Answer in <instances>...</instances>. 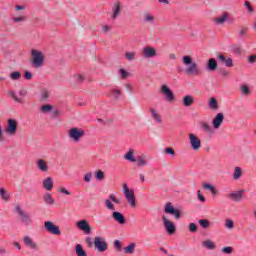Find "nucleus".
Listing matches in <instances>:
<instances>
[{
	"instance_id": "obj_1",
	"label": "nucleus",
	"mask_w": 256,
	"mask_h": 256,
	"mask_svg": "<svg viewBox=\"0 0 256 256\" xmlns=\"http://www.w3.org/2000/svg\"><path fill=\"white\" fill-rule=\"evenodd\" d=\"M182 63L185 65V73L188 77H201L203 70L199 67L197 62H193V57L190 55H184L182 57Z\"/></svg>"
},
{
	"instance_id": "obj_2",
	"label": "nucleus",
	"mask_w": 256,
	"mask_h": 256,
	"mask_svg": "<svg viewBox=\"0 0 256 256\" xmlns=\"http://www.w3.org/2000/svg\"><path fill=\"white\" fill-rule=\"evenodd\" d=\"M31 65L35 69H39L43 66V63H45V56H43V52L32 49L31 50Z\"/></svg>"
},
{
	"instance_id": "obj_3",
	"label": "nucleus",
	"mask_w": 256,
	"mask_h": 256,
	"mask_svg": "<svg viewBox=\"0 0 256 256\" xmlns=\"http://www.w3.org/2000/svg\"><path fill=\"white\" fill-rule=\"evenodd\" d=\"M122 191L124 193L126 201H128V203L132 207H137V202L135 199V191L133 189H129V186H127V183L123 184Z\"/></svg>"
},
{
	"instance_id": "obj_4",
	"label": "nucleus",
	"mask_w": 256,
	"mask_h": 256,
	"mask_svg": "<svg viewBox=\"0 0 256 256\" xmlns=\"http://www.w3.org/2000/svg\"><path fill=\"white\" fill-rule=\"evenodd\" d=\"M68 137L74 141V143H79V141L85 137V130L73 127L68 131Z\"/></svg>"
},
{
	"instance_id": "obj_5",
	"label": "nucleus",
	"mask_w": 256,
	"mask_h": 256,
	"mask_svg": "<svg viewBox=\"0 0 256 256\" xmlns=\"http://www.w3.org/2000/svg\"><path fill=\"white\" fill-rule=\"evenodd\" d=\"M18 125L19 123L17 122V120L13 118L8 119L5 133H7V135H16Z\"/></svg>"
},
{
	"instance_id": "obj_6",
	"label": "nucleus",
	"mask_w": 256,
	"mask_h": 256,
	"mask_svg": "<svg viewBox=\"0 0 256 256\" xmlns=\"http://www.w3.org/2000/svg\"><path fill=\"white\" fill-rule=\"evenodd\" d=\"M94 246L96 247V249H98L100 253H103L108 249V244L105 241V238L99 236L94 238Z\"/></svg>"
},
{
	"instance_id": "obj_7",
	"label": "nucleus",
	"mask_w": 256,
	"mask_h": 256,
	"mask_svg": "<svg viewBox=\"0 0 256 256\" xmlns=\"http://www.w3.org/2000/svg\"><path fill=\"white\" fill-rule=\"evenodd\" d=\"M164 212L168 215H174L175 219H181V211L173 207V204H171V202L166 203Z\"/></svg>"
},
{
	"instance_id": "obj_8",
	"label": "nucleus",
	"mask_w": 256,
	"mask_h": 256,
	"mask_svg": "<svg viewBox=\"0 0 256 256\" xmlns=\"http://www.w3.org/2000/svg\"><path fill=\"white\" fill-rule=\"evenodd\" d=\"M44 229L48 233H51L52 235H61V230L59 229V226L54 225L51 221L44 222Z\"/></svg>"
},
{
	"instance_id": "obj_9",
	"label": "nucleus",
	"mask_w": 256,
	"mask_h": 256,
	"mask_svg": "<svg viewBox=\"0 0 256 256\" xmlns=\"http://www.w3.org/2000/svg\"><path fill=\"white\" fill-rule=\"evenodd\" d=\"M162 95L166 98V101L171 103L172 101H175V94H173V91H171V88L167 85H162L160 89Z\"/></svg>"
},
{
	"instance_id": "obj_10",
	"label": "nucleus",
	"mask_w": 256,
	"mask_h": 256,
	"mask_svg": "<svg viewBox=\"0 0 256 256\" xmlns=\"http://www.w3.org/2000/svg\"><path fill=\"white\" fill-rule=\"evenodd\" d=\"M113 203L119 205L121 203V200L117 199V196H115V194H110L109 199L105 200V205L110 211H115V205H113Z\"/></svg>"
},
{
	"instance_id": "obj_11",
	"label": "nucleus",
	"mask_w": 256,
	"mask_h": 256,
	"mask_svg": "<svg viewBox=\"0 0 256 256\" xmlns=\"http://www.w3.org/2000/svg\"><path fill=\"white\" fill-rule=\"evenodd\" d=\"M188 137H189V141L192 149L194 151H199V149H201V140L199 139V137H197L193 133H190Z\"/></svg>"
},
{
	"instance_id": "obj_12",
	"label": "nucleus",
	"mask_w": 256,
	"mask_h": 256,
	"mask_svg": "<svg viewBox=\"0 0 256 256\" xmlns=\"http://www.w3.org/2000/svg\"><path fill=\"white\" fill-rule=\"evenodd\" d=\"M76 227L85 233V235H91V226L87 220H80L76 223Z\"/></svg>"
},
{
	"instance_id": "obj_13",
	"label": "nucleus",
	"mask_w": 256,
	"mask_h": 256,
	"mask_svg": "<svg viewBox=\"0 0 256 256\" xmlns=\"http://www.w3.org/2000/svg\"><path fill=\"white\" fill-rule=\"evenodd\" d=\"M16 211L18 215L21 217L22 223H24V225H31V223H33L31 217H29L28 214L25 213L23 209H21V206H16Z\"/></svg>"
},
{
	"instance_id": "obj_14",
	"label": "nucleus",
	"mask_w": 256,
	"mask_h": 256,
	"mask_svg": "<svg viewBox=\"0 0 256 256\" xmlns=\"http://www.w3.org/2000/svg\"><path fill=\"white\" fill-rule=\"evenodd\" d=\"M162 221L164 223V227L167 233H169V235H173V233H175L176 231L175 224L171 222L169 219H167V217L165 216L162 217Z\"/></svg>"
},
{
	"instance_id": "obj_15",
	"label": "nucleus",
	"mask_w": 256,
	"mask_h": 256,
	"mask_svg": "<svg viewBox=\"0 0 256 256\" xmlns=\"http://www.w3.org/2000/svg\"><path fill=\"white\" fill-rule=\"evenodd\" d=\"M224 120H225V115H223V113H218L212 120V125L214 129H219V127L223 125Z\"/></svg>"
},
{
	"instance_id": "obj_16",
	"label": "nucleus",
	"mask_w": 256,
	"mask_h": 256,
	"mask_svg": "<svg viewBox=\"0 0 256 256\" xmlns=\"http://www.w3.org/2000/svg\"><path fill=\"white\" fill-rule=\"evenodd\" d=\"M112 11L113 13L111 15V19L115 21V19H117L121 13V2L115 1L113 4Z\"/></svg>"
},
{
	"instance_id": "obj_17",
	"label": "nucleus",
	"mask_w": 256,
	"mask_h": 256,
	"mask_svg": "<svg viewBox=\"0 0 256 256\" xmlns=\"http://www.w3.org/2000/svg\"><path fill=\"white\" fill-rule=\"evenodd\" d=\"M142 55L146 59H151V57H155L157 55V50H155L153 47H144Z\"/></svg>"
},
{
	"instance_id": "obj_18",
	"label": "nucleus",
	"mask_w": 256,
	"mask_h": 256,
	"mask_svg": "<svg viewBox=\"0 0 256 256\" xmlns=\"http://www.w3.org/2000/svg\"><path fill=\"white\" fill-rule=\"evenodd\" d=\"M217 59L220 63L225 65V67H233V58H226L225 55L219 54Z\"/></svg>"
},
{
	"instance_id": "obj_19",
	"label": "nucleus",
	"mask_w": 256,
	"mask_h": 256,
	"mask_svg": "<svg viewBox=\"0 0 256 256\" xmlns=\"http://www.w3.org/2000/svg\"><path fill=\"white\" fill-rule=\"evenodd\" d=\"M36 165L39 171H42V173H47V171H49V165L44 159H38L36 161Z\"/></svg>"
},
{
	"instance_id": "obj_20",
	"label": "nucleus",
	"mask_w": 256,
	"mask_h": 256,
	"mask_svg": "<svg viewBox=\"0 0 256 256\" xmlns=\"http://www.w3.org/2000/svg\"><path fill=\"white\" fill-rule=\"evenodd\" d=\"M112 218L114 221L119 223L120 225H125V216L121 212L115 211L112 213Z\"/></svg>"
},
{
	"instance_id": "obj_21",
	"label": "nucleus",
	"mask_w": 256,
	"mask_h": 256,
	"mask_svg": "<svg viewBox=\"0 0 256 256\" xmlns=\"http://www.w3.org/2000/svg\"><path fill=\"white\" fill-rule=\"evenodd\" d=\"M53 178L51 177H47L46 179L43 180L42 182V187L46 190V191H51L53 189Z\"/></svg>"
},
{
	"instance_id": "obj_22",
	"label": "nucleus",
	"mask_w": 256,
	"mask_h": 256,
	"mask_svg": "<svg viewBox=\"0 0 256 256\" xmlns=\"http://www.w3.org/2000/svg\"><path fill=\"white\" fill-rule=\"evenodd\" d=\"M24 244L26 245V247H29L30 249L37 250V243H35L33 239H31V237L29 236L24 237Z\"/></svg>"
},
{
	"instance_id": "obj_23",
	"label": "nucleus",
	"mask_w": 256,
	"mask_h": 256,
	"mask_svg": "<svg viewBox=\"0 0 256 256\" xmlns=\"http://www.w3.org/2000/svg\"><path fill=\"white\" fill-rule=\"evenodd\" d=\"M229 19V13L224 12L221 16L214 19V23L217 25H223Z\"/></svg>"
},
{
	"instance_id": "obj_24",
	"label": "nucleus",
	"mask_w": 256,
	"mask_h": 256,
	"mask_svg": "<svg viewBox=\"0 0 256 256\" xmlns=\"http://www.w3.org/2000/svg\"><path fill=\"white\" fill-rule=\"evenodd\" d=\"M124 159H126V161H130V163H135V162H137V159H135V150L130 149V150L124 155Z\"/></svg>"
},
{
	"instance_id": "obj_25",
	"label": "nucleus",
	"mask_w": 256,
	"mask_h": 256,
	"mask_svg": "<svg viewBox=\"0 0 256 256\" xmlns=\"http://www.w3.org/2000/svg\"><path fill=\"white\" fill-rule=\"evenodd\" d=\"M182 103L184 107H191L195 103V99L191 95H186L183 97Z\"/></svg>"
},
{
	"instance_id": "obj_26",
	"label": "nucleus",
	"mask_w": 256,
	"mask_h": 256,
	"mask_svg": "<svg viewBox=\"0 0 256 256\" xmlns=\"http://www.w3.org/2000/svg\"><path fill=\"white\" fill-rule=\"evenodd\" d=\"M228 197L230 199H232V201H241L243 199V191H238V192H234V193H230L228 195Z\"/></svg>"
},
{
	"instance_id": "obj_27",
	"label": "nucleus",
	"mask_w": 256,
	"mask_h": 256,
	"mask_svg": "<svg viewBox=\"0 0 256 256\" xmlns=\"http://www.w3.org/2000/svg\"><path fill=\"white\" fill-rule=\"evenodd\" d=\"M208 71H216L217 70V60L215 58H210L206 65Z\"/></svg>"
},
{
	"instance_id": "obj_28",
	"label": "nucleus",
	"mask_w": 256,
	"mask_h": 256,
	"mask_svg": "<svg viewBox=\"0 0 256 256\" xmlns=\"http://www.w3.org/2000/svg\"><path fill=\"white\" fill-rule=\"evenodd\" d=\"M44 199V203H46V205H54L55 204V199H53V196H51V193H46L43 196Z\"/></svg>"
},
{
	"instance_id": "obj_29",
	"label": "nucleus",
	"mask_w": 256,
	"mask_h": 256,
	"mask_svg": "<svg viewBox=\"0 0 256 256\" xmlns=\"http://www.w3.org/2000/svg\"><path fill=\"white\" fill-rule=\"evenodd\" d=\"M152 118L156 121V123H163V120L161 119V115L158 114L157 110L151 108L150 109Z\"/></svg>"
},
{
	"instance_id": "obj_30",
	"label": "nucleus",
	"mask_w": 256,
	"mask_h": 256,
	"mask_svg": "<svg viewBox=\"0 0 256 256\" xmlns=\"http://www.w3.org/2000/svg\"><path fill=\"white\" fill-rule=\"evenodd\" d=\"M243 175V170H241V167H235L234 168V174H233V179L235 181L241 179V176Z\"/></svg>"
},
{
	"instance_id": "obj_31",
	"label": "nucleus",
	"mask_w": 256,
	"mask_h": 256,
	"mask_svg": "<svg viewBox=\"0 0 256 256\" xmlns=\"http://www.w3.org/2000/svg\"><path fill=\"white\" fill-rule=\"evenodd\" d=\"M40 101H49V91L47 89H42L40 91Z\"/></svg>"
},
{
	"instance_id": "obj_32",
	"label": "nucleus",
	"mask_w": 256,
	"mask_h": 256,
	"mask_svg": "<svg viewBox=\"0 0 256 256\" xmlns=\"http://www.w3.org/2000/svg\"><path fill=\"white\" fill-rule=\"evenodd\" d=\"M75 251L77 256H87V252H85L81 244L76 245Z\"/></svg>"
},
{
	"instance_id": "obj_33",
	"label": "nucleus",
	"mask_w": 256,
	"mask_h": 256,
	"mask_svg": "<svg viewBox=\"0 0 256 256\" xmlns=\"http://www.w3.org/2000/svg\"><path fill=\"white\" fill-rule=\"evenodd\" d=\"M135 247V243H131L130 245L124 248V253L128 255H133V253H135Z\"/></svg>"
},
{
	"instance_id": "obj_34",
	"label": "nucleus",
	"mask_w": 256,
	"mask_h": 256,
	"mask_svg": "<svg viewBox=\"0 0 256 256\" xmlns=\"http://www.w3.org/2000/svg\"><path fill=\"white\" fill-rule=\"evenodd\" d=\"M203 247H205L206 249H210L213 250L215 249V242L211 241V240H205L202 242Z\"/></svg>"
},
{
	"instance_id": "obj_35",
	"label": "nucleus",
	"mask_w": 256,
	"mask_h": 256,
	"mask_svg": "<svg viewBox=\"0 0 256 256\" xmlns=\"http://www.w3.org/2000/svg\"><path fill=\"white\" fill-rule=\"evenodd\" d=\"M12 21L14 23H23V22L27 21V16L26 15L14 16V17H12Z\"/></svg>"
},
{
	"instance_id": "obj_36",
	"label": "nucleus",
	"mask_w": 256,
	"mask_h": 256,
	"mask_svg": "<svg viewBox=\"0 0 256 256\" xmlns=\"http://www.w3.org/2000/svg\"><path fill=\"white\" fill-rule=\"evenodd\" d=\"M40 111L42 113H51V111H53V106L51 104H45L41 106Z\"/></svg>"
},
{
	"instance_id": "obj_37",
	"label": "nucleus",
	"mask_w": 256,
	"mask_h": 256,
	"mask_svg": "<svg viewBox=\"0 0 256 256\" xmlns=\"http://www.w3.org/2000/svg\"><path fill=\"white\" fill-rule=\"evenodd\" d=\"M203 189H208L209 191H211L212 195H217V189H215V187L209 183H204Z\"/></svg>"
},
{
	"instance_id": "obj_38",
	"label": "nucleus",
	"mask_w": 256,
	"mask_h": 256,
	"mask_svg": "<svg viewBox=\"0 0 256 256\" xmlns=\"http://www.w3.org/2000/svg\"><path fill=\"white\" fill-rule=\"evenodd\" d=\"M199 225H200V227H202V229H209L211 223L207 219H200Z\"/></svg>"
},
{
	"instance_id": "obj_39",
	"label": "nucleus",
	"mask_w": 256,
	"mask_h": 256,
	"mask_svg": "<svg viewBox=\"0 0 256 256\" xmlns=\"http://www.w3.org/2000/svg\"><path fill=\"white\" fill-rule=\"evenodd\" d=\"M136 55H137V52H125L124 54L127 61H135Z\"/></svg>"
},
{
	"instance_id": "obj_40",
	"label": "nucleus",
	"mask_w": 256,
	"mask_h": 256,
	"mask_svg": "<svg viewBox=\"0 0 256 256\" xmlns=\"http://www.w3.org/2000/svg\"><path fill=\"white\" fill-rule=\"evenodd\" d=\"M201 127L206 133H213V128L207 122H202Z\"/></svg>"
},
{
	"instance_id": "obj_41",
	"label": "nucleus",
	"mask_w": 256,
	"mask_h": 256,
	"mask_svg": "<svg viewBox=\"0 0 256 256\" xmlns=\"http://www.w3.org/2000/svg\"><path fill=\"white\" fill-rule=\"evenodd\" d=\"M94 177L98 181H103V179H105V173L102 170H98L95 172Z\"/></svg>"
},
{
	"instance_id": "obj_42",
	"label": "nucleus",
	"mask_w": 256,
	"mask_h": 256,
	"mask_svg": "<svg viewBox=\"0 0 256 256\" xmlns=\"http://www.w3.org/2000/svg\"><path fill=\"white\" fill-rule=\"evenodd\" d=\"M0 197L3 199V201H7L10 197L9 192H7V190H5L4 188H1Z\"/></svg>"
},
{
	"instance_id": "obj_43",
	"label": "nucleus",
	"mask_w": 256,
	"mask_h": 256,
	"mask_svg": "<svg viewBox=\"0 0 256 256\" xmlns=\"http://www.w3.org/2000/svg\"><path fill=\"white\" fill-rule=\"evenodd\" d=\"M210 109H213L214 111L219 109V105L217 104V99L211 98L209 102Z\"/></svg>"
},
{
	"instance_id": "obj_44",
	"label": "nucleus",
	"mask_w": 256,
	"mask_h": 256,
	"mask_svg": "<svg viewBox=\"0 0 256 256\" xmlns=\"http://www.w3.org/2000/svg\"><path fill=\"white\" fill-rule=\"evenodd\" d=\"M147 165V159L142 156H139L137 159V167H145Z\"/></svg>"
},
{
	"instance_id": "obj_45",
	"label": "nucleus",
	"mask_w": 256,
	"mask_h": 256,
	"mask_svg": "<svg viewBox=\"0 0 256 256\" xmlns=\"http://www.w3.org/2000/svg\"><path fill=\"white\" fill-rule=\"evenodd\" d=\"M10 79H12V81H19V79H21V72L19 71L12 72L10 74Z\"/></svg>"
},
{
	"instance_id": "obj_46",
	"label": "nucleus",
	"mask_w": 256,
	"mask_h": 256,
	"mask_svg": "<svg viewBox=\"0 0 256 256\" xmlns=\"http://www.w3.org/2000/svg\"><path fill=\"white\" fill-rule=\"evenodd\" d=\"M8 95L10 97H12V99H14V101H16V103H23V101L21 100V98L17 97V94H15V91H9Z\"/></svg>"
},
{
	"instance_id": "obj_47",
	"label": "nucleus",
	"mask_w": 256,
	"mask_h": 256,
	"mask_svg": "<svg viewBox=\"0 0 256 256\" xmlns=\"http://www.w3.org/2000/svg\"><path fill=\"white\" fill-rule=\"evenodd\" d=\"M144 21L146 23H153V21H155V17H153V15L146 13L144 14Z\"/></svg>"
},
{
	"instance_id": "obj_48",
	"label": "nucleus",
	"mask_w": 256,
	"mask_h": 256,
	"mask_svg": "<svg viewBox=\"0 0 256 256\" xmlns=\"http://www.w3.org/2000/svg\"><path fill=\"white\" fill-rule=\"evenodd\" d=\"M242 95H251V90H249V86L243 85L241 86Z\"/></svg>"
},
{
	"instance_id": "obj_49",
	"label": "nucleus",
	"mask_w": 256,
	"mask_h": 256,
	"mask_svg": "<svg viewBox=\"0 0 256 256\" xmlns=\"http://www.w3.org/2000/svg\"><path fill=\"white\" fill-rule=\"evenodd\" d=\"M119 73L121 75V79H127V77H129V72L123 68L119 69Z\"/></svg>"
},
{
	"instance_id": "obj_50",
	"label": "nucleus",
	"mask_w": 256,
	"mask_h": 256,
	"mask_svg": "<svg viewBox=\"0 0 256 256\" xmlns=\"http://www.w3.org/2000/svg\"><path fill=\"white\" fill-rule=\"evenodd\" d=\"M222 253H224L225 255H231V253H233V247L231 246L224 247L222 249Z\"/></svg>"
},
{
	"instance_id": "obj_51",
	"label": "nucleus",
	"mask_w": 256,
	"mask_h": 256,
	"mask_svg": "<svg viewBox=\"0 0 256 256\" xmlns=\"http://www.w3.org/2000/svg\"><path fill=\"white\" fill-rule=\"evenodd\" d=\"M165 153H166V155H172V157H175V150L171 147H167L165 149Z\"/></svg>"
},
{
	"instance_id": "obj_52",
	"label": "nucleus",
	"mask_w": 256,
	"mask_h": 256,
	"mask_svg": "<svg viewBox=\"0 0 256 256\" xmlns=\"http://www.w3.org/2000/svg\"><path fill=\"white\" fill-rule=\"evenodd\" d=\"M92 178H93V174H92L91 172L86 173V174L84 175V181H85L86 183H90V181H91Z\"/></svg>"
},
{
	"instance_id": "obj_53",
	"label": "nucleus",
	"mask_w": 256,
	"mask_h": 256,
	"mask_svg": "<svg viewBox=\"0 0 256 256\" xmlns=\"http://www.w3.org/2000/svg\"><path fill=\"white\" fill-rule=\"evenodd\" d=\"M244 5H245V7L248 9L249 13H253V11H255V9L253 8V6H251V2L245 1Z\"/></svg>"
},
{
	"instance_id": "obj_54",
	"label": "nucleus",
	"mask_w": 256,
	"mask_h": 256,
	"mask_svg": "<svg viewBox=\"0 0 256 256\" xmlns=\"http://www.w3.org/2000/svg\"><path fill=\"white\" fill-rule=\"evenodd\" d=\"M24 79L31 81V79H33V74L30 71L24 72Z\"/></svg>"
},
{
	"instance_id": "obj_55",
	"label": "nucleus",
	"mask_w": 256,
	"mask_h": 256,
	"mask_svg": "<svg viewBox=\"0 0 256 256\" xmlns=\"http://www.w3.org/2000/svg\"><path fill=\"white\" fill-rule=\"evenodd\" d=\"M189 231H190L191 233H196V231H197V224H195V223H190V224H189Z\"/></svg>"
},
{
	"instance_id": "obj_56",
	"label": "nucleus",
	"mask_w": 256,
	"mask_h": 256,
	"mask_svg": "<svg viewBox=\"0 0 256 256\" xmlns=\"http://www.w3.org/2000/svg\"><path fill=\"white\" fill-rule=\"evenodd\" d=\"M114 247H115V249H117L118 251H121V247H123V245L121 244V241L115 240V241H114Z\"/></svg>"
},
{
	"instance_id": "obj_57",
	"label": "nucleus",
	"mask_w": 256,
	"mask_h": 256,
	"mask_svg": "<svg viewBox=\"0 0 256 256\" xmlns=\"http://www.w3.org/2000/svg\"><path fill=\"white\" fill-rule=\"evenodd\" d=\"M225 226L227 227V229H233L234 227L233 220L231 219L226 220Z\"/></svg>"
},
{
	"instance_id": "obj_58",
	"label": "nucleus",
	"mask_w": 256,
	"mask_h": 256,
	"mask_svg": "<svg viewBox=\"0 0 256 256\" xmlns=\"http://www.w3.org/2000/svg\"><path fill=\"white\" fill-rule=\"evenodd\" d=\"M247 31H249L248 28L242 27V28L239 30V35H240V37H243L244 35H247Z\"/></svg>"
},
{
	"instance_id": "obj_59",
	"label": "nucleus",
	"mask_w": 256,
	"mask_h": 256,
	"mask_svg": "<svg viewBox=\"0 0 256 256\" xmlns=\"http://www.w3.org/2000/svg\"><path fill=\"white\" fill-rule=\"evenodd\" d=\"M111 95H113L114 97H117V96L121 95V91L117 90V89H113V90H111Z\"/></svg>"
},
{
	"instance_id": "obj_60",
	"label": "nucleus",
	"mask_w": 256,
	"mask_h": 256,
	"mask_svg": "<svg viewBox=\"0 0 256 256\" xmlns=\"http://www.w3.org/2000/svg\"><path fill=\"white\" fill-rule=\"evenodd\" d=\"M5 141V137L3 136V126L0 125V143Z\"/></svg>"
},
{
	"instance_id": "obj_61",
	"label": "nucleus",
	"mask_w": 256,
	"mask_h": 256,
	"mask_svg": "<svg viewBox=\"0 0 256 256\" xmlns=\"http://www.w3.org/2000/svg\"><path fill=\"white\" fill-rule=\"evenodd\" d=\"M220 75H222V77H229L230 73L229 71L223 69L220 71Z\"/></svg>"
},
{
	"instance_id": "obj_62",
	"label": "nucleus",
	"mask_w": 256,
	"mask_h": 256,
	"mask_svg": "<svg viewBox=\"0 0 256 256\" xmlns=\"http://www.w3.org/2000/svg\"><path fill=\"white\" fill-rule=\"evenodd\" d=\"M248 62L253 64L256 62V54L255 55H251L249 58H248Z\"/></svg>"
},
{
	"instance_id": "obj_63",
	"label": "nucleus",
	"mask_w": 256,
	"mask_h": 256,
	"mask_svg": "<svg viewBox=\"0 0 256 256\" xmlns=\"http://www.w3.org/2000/svg\"><path fill=\"white\" fill-rule=\"evenodd\" d=\"M198 199L202 201V203H205V196L201 194V190H198Z\"/></svg>"
},
{
	"instance_id": "obj_64",
	"label": "nucleus",
	"mask_w": 256,
	"mask_h": 256,
	"mask_svg": "<svg viewBox=\"0 0 256 256\" xmlns=\"http://www.w3.org/2000/svg\"><path fill=\"white\" fill-rule=\"evenodd\" d=\"M60 193H63V195H71V192L69 190H66L65 188H60Z\"/></svg>"
}]
</instances>
